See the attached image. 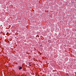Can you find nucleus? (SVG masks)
<instances>
[{
  "mask_svg": "<svg viewBox=\"0 0 76 76\" xmlns=\"http://www.w3.org/2000/svg\"><path fill=\"white\" fill-rule=\"evenodd\" d=\"M22 69V68L21 66H20V67H19V70H21V69Z\"/></svg>",
  "mask_w": 76,
  "mask_h": 76,
  "instance_id": "1",
  "label": "nucleus"
},
{
  "mask_svg": "<svg viewBox=\"0 0 76 76\" xmlns=\"http://www.w3.org/2000/svg\"><path fill=\"white\" fill-rule=\"evenodd\" d=\"M29 66H31V65H29Z\"/></svg>",
  "mask_w": 76,
  "mask_h": 76,
  "instance_id": "2",
  "label": "nucleus"
}]
</instances>
